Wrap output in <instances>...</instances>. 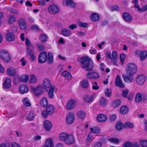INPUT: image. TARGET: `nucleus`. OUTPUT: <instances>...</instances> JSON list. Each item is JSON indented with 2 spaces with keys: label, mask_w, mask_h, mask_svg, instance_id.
<instances>
[{
  "label": "nucleus",
  "mask_w": 147,
  "mask_h": 147,
  "mask_svg": "<svg viewBox=\"0 0 147 147\" xmlns=\"http://www.w3.org/2000/svg\"><path fill=\"white\" fill-rule=\"evenodd\" d=\"M77 60L81 64L80 67L86 71H90L93 67V63L91 59L88 57H79Z\"/></svg>",
  "instance_id": "1"
},
{
  "label": "nucleus",
  "mask_w": 147,
  "mask_h": 147,
  "mask_svg": "<svg viewBox=\"0 0 147 147\" xmlns=\"http://www.w3.org/2000/svg\"><path fill=\"white\" fill-rule=\"evenodd\" d=\"M43 86L45 90L48 92L49 97L50 98H53L54 96L55 87L52 86L50 80L47 78L44 79L43 82Z\"/></svg>",
  "instance_id": "2"
},
{
  "label": "nucleus",
  "mask_w": 147,
  "mask_h": 147,
  "mask_svg": "<svg viewBox=\"0 0 147 147\" xmlns=\"http://www.w3.org/2000/svg\"><path fill=\"white\" fill-rule=\"evenodd\" d=\"M137 71V67L135 64L131 63L127 64L125 71L126 74L134 75L136 73Z\"/></svg>",
  "instance_id": "3"
},
{
  "label": "nucleus",
  "mask_w": 147,
  "mask_h": 147,
  "mask_svg": "<svg viewBox=\"0 0 147 147\" xmlns=\"http://www.w3.org/2000/svg\"><path fill=\"white\" fill-rule=\"evenodd\" d=\"M0 58L6 62L8 63L10 59V56L7 51L2 50L0 52Z\"/></svg>",
  "instance_id": "4"
},
{
  "label": "nucleus",
  "mask_w": 147,
  "mask_h": 147,
  "mask_svg": "<svg viewBox=\"0 0 147 147\" xmlns=\"http://www.w3.org/2000/svg\"><path fill=\"white\" fill-rule=\"evenodd\" d=\"M134 75L131 74H126V75L123 74L122 78L124 81L127 83H132L134 80L133 76Z\"/></svg>",
  "instance_id": "5"
},
{
  "label": "nucleus",
  "mask_w": 147,
  "mask_h": 147,
  "mask_svg": "<svg viewBox=\"0 0 147 147\" xmlns=\"http://www.w3.org/2000/svg\"><path fill=\"white\" fill-rule=\"evenodd\" d=\"M48 11L51 13L56 14L59 12V9L57 5H52L48 7Z\"/></svg>",
  "instance_id": "6"
},
{
  "label": "nucleus",
  "mask_w": 147,
  "mask_h": 147,
  "mask_svg": "<svg viewBox=\"0 0 147 147\" xmlns=\"http://www.w3.org/2000/svg\"><path fill=\"white\" fill-rule=\"evenodd\" d=\"M47 54L45 52L43 51L38 56V62L40 63L45 62L47 60Z\"/></svg>",
  "instance_id": "7"
},
{
  "label": "nucleus",
  "mask_w": 147,
  "mask_h": 147,
  "mask_svg": "<svg viewBox=\"0 0 147 147\" xmlns=\"http://www.w3.org/2000/svg\"><path fill=\"white\" fill-rule=\"evenodd\" d=\"M33 51L31 50L29 48H27V53L30 57V59L32 61H34L35 59V49L34 46H32Z\"/></svg>",
  "instance_id": "8"
},
{
  "label": "nucleus",
  "mask_w": 147,
  "mask_h": 147,
  "mask_svg": "<svg viewBox=\"0 0 147 147\" xmlns=\"http://www.w3.org/2000/svg\"><path fill=\"white\" fill-rule=\"evenodd\" d=\"M146 80L145 76L142 74L138 75L136 78V81L137 83L139 85H142L144 83Z\"/></svg>",
  "instance_id": "9"
},
{
  "label": "nucleus",
  "mask_w": 147,
  "mask_h": 147,
  "mask_svg": "<svg viewBox=\"0 0 147 147\" xmlns=\"http://www.w3.org/2000/svg\"><path fill=\"white\" fill-rule=\"evenodd\" d=\"M86 77L89 79H96L99 78V75L97 72L91 71L87 73L86 75Z\"/></svg>",
  "instance_id": "10"
},
{
  "label": "nucleus",
  "mask_w": 147,
  "mask_h": 147,
  "mask_svg": "<svg viewBox=\"0 0 147 147\" xmlns=\"http://www.w3.org/2000/svg\"><path fill=\"white\" fill-rule=\"evenodd\" d=\"M115 84L116 86L121 88H123L125 87V84L121 80V77L119 75H117L116 77Z\"/></svg>",
  "instance_id": "11"
},
{
  "label": "nucleus",
  "mask_w": 147,
  "mask_h": 147,
  "mask_svg": "<svg viewBox=\"0 0 147 147\" xmlns=\"http://www.w3.org/2000/svg\"><path fill=\"white\" fill-rule=\"evenodd\" d=\"M43 125L44 129L47 131H50L52 127L51 122L47 120L44 121Z\"/></svg>",
  "instance_id": "12"
},
{
  "label": "nucleus",
  "mask_w": 147,
  "mask_h": 147,
  "mask_svg": "<svg viewBox=\"0 0 147 147\" xmlns=\"http://www.w3.org/2000/svg\"><path fill=\"white\" fill-rule=\"evenodd\" d=\"M81 87L84 89H87L90 86V84L88 80L86 79L82 80L80 82Z\"/></svg>",
  "instance_id": "13"
},
{
  "label": "nucleus",
  "mask_w": 147,
  "mask_h": 147,
  "mask_svg": "<svg viewBox=\"0 0 147 147\" xmlns=\"http://www.w3.org/2000/svg\"><path fill=\"white\" fill-rule=\"evenodd\" d=\"M75 119V116L74 114L72 113H69L66 119V121L67 123L68 124H71Z\"/></svg>",
  "instance_id": "14"
},
{
  "label": "nucleus",
  "mask_w": 147,
  "mask_h": 147,
  "mask_svg": "<svg viewBox=\"0 0 147 147\" xmlns=\"http://www.w3.org/2000/svg\"><path fill=\"white\" fill-rule=\"evenodd\" d=\"M76 105V102L74 100L71 99L69 100L67 104L66 108L68 110H70L74 107Z\"/></svg>",
  "instance_id": "15"
},
{
  "label": "nucleus",
  "mask_w": 147,
  "mask_h": 147,
  "mask_svg": "<svg viewBox=\"0 0 147 147\" xmlns=\"http://www.w3.org/2000/svg\"><path fill=\"white\" fill-rule=\"evenodd\" d=\"M18 23L21 29L24 30L25 29L26 26V24L25 20L24 18H20L18 20Z\"/></svg>",
  "instance_id": "16"
},
{
  "label": "nucleus",
  "mask_w": 147,
  "mask_h": 147,
  "mask_svg": "<svg viewBox=\"0 0 147 147\" xmlns=\"http://www.w3.org/2000/svg\"><path fill=\"white\" fill-rule=\"evenodd\" d=\"M28 88L26 85H22L19 88V90L20 92L22 94L27 92L28 91Z\"/></svg>",
  "instance_id": "17"
},
{
  "label": "nucleus",
  "mask_w": 147,
  "mask_h": 147,
  "mask_svg": "<svg viewBox=\"0 0 147 147\" xmlns=\"http://www.w3.org/2000/svg\"><path fill=\"white\" fill-rule=\"evenodd\" d=\"M11 80L9 78H6L3 84V86L6 89L9 88L11 86Z\"/></svg>",
  "instance_id": "18"
},
{
  "label": "nucleus",
  "mask_w": 147,
  "mask_h": 147,
  "mask_svg": "<svg viewBox=\"0 0 147 147\" xmlns=\"http://www.w3.org/2000/svg\"><path fill=\"white\" fill-rule=\"evenodd\" d=\"M123 19L127 22H130L132 21V18L131 16L127 13H124L123 14Z\"/></svg>",
  "instance_id": "19"
},
{
  "label": "nucleus",
  "mask_w": 147,
  "mask_h": 147,
  "mask_svg": "<svg viewBox=\"0 0 147 147\" xmlns=\"http://www.w3.org/2000/svg\"><path fill=\"white\" fill-rule=\"evenodd\" d=\"M107 119L106 115L102 114H99L97 117V121L100 122L105 121Z\"/></svg>",
  "instance_id": "20"
},
{
  "label": "nucleus",
  "mask_w": 147,
  "mask_h": 147,
  "mask_svg": "<svg viewBox=\"0 0 147 147\" xmlns=\"http://www.w3.org/2000/svg\"><path fill=\"white\" fill-rule=\"evenodd\" d=\"M90 19L92 21L94 22H96L99 20L100 16L99 14L97 13H94L91 14Z\"/></svg>",
  "instance_id": "21"
},
{
  "label": "nucleus",
  "mask_w": 147,
  "mask_h": 147,
  "mask_svg": "<svg viewBox=\"0 0 147 147\" xmlns=\"http://www.w3.org/2000/svg\"><path fill=\"white\" fill-rule=\"evenodd\" d=\"M61 33L64 36L67 37L71 35V32L69 30L66 28H63L61 30Z\"/></svg>",
  "instance_id": "22"
},
{
  "label": "nucleus",
  "mask_w": 147,
  "mask_h": 147,
  "mask_svg": "<svg viewBox=\"0 0 147 147\" xmlns=\"http://www.w3.org/2000/svg\"><path fill=\"white\" fill-rule=\"evenodd\" d=\"M44 145L48 147H54L53 141L50 138L46 140Z\"/></svg>",
  "instance_id": "23"
},
{
  "label": "nucleus",
  "mask_w": 147,
  "mask_h": 147,
  "mask_svg": "<svg viewBox=\"0 0 147 147\" xmlns=\"http://www.w3.org/2000/svg\"><path fill=\"white\" fill-rule=\"evenodd\" d=\"M119 111L121 114L123 115L126 114L129 111V108L126 106H123L120 108Z\"/></svg>",
  "instance_id": "24"
},
{
  "label": "nucleus",
  "mask_w": 147,
  "mask_h": 147,
  "mask_svg": "<svg viewBox=\"0 0 147 147\" xmlns=\"http://www.w3.org/2000/svg\"><path fill=\"white\" fill-rule=\"evenodd\" d=\"M61 75L64 76L65 78L68 80H71L72 77L68 71H64L61 73Z\"/></svg>",
  "instance_id": "25"
},
{
  "label": "nucleus",
  "mask_w": 147,
  "mask_h": 147,
  "mask_svg": "<svg viewBox=\"0 0 147 147\" xmlns=\"http://www.w3.org/2000/svg\"><path fill=\"white\" fill-rule=\"evenodd\" d=\"M69 135L65 133H62L60 134L59 138L61 140L65 142Z\"/></svg>",
  "instance_id": "26"
},
{
  "label": "nucleus",
  "mask_w": 147,
  "mask_h": 147,
  "mask_svg": "<svg viewBox=\"0 0 147 147\" xmlns=\"http://www.w3.org/2000/svg\"><path fill=\"white\" fill-rule=\"evenodd\" d=\"M54 108L53 106L51 105L48 106L46 109V110L49 115L53 114L54 112Z\"/></svg>",
  "instance_id": "27"
},
{
  "label": "nucleus",
  "mask_w": 147,
  "mask_h": 147,
  "mask_svg": "<svg viewBox=\"0 0 147 147\" xmlns=\"http://www.w3.org/2000/svg\"><path fill=\"white\" fill-rule=\"evenodd\" d=\"M40 104L43 107H46L48 104V102L46 98L44 97L40 100Z\"/></svg>",
  "instance_id": "28"
},
{
  "label": "nucleus",
  "mask_w": 147,
  "mask_h": 147,
  "mask_svg": "<svg viewBox=\"0 0 147 147\" xmlns=\"http://www.w3.org/2000/svg\"><path fill=\"white\" fill-rule=\"evenodd\" d=\"M15 38L14 34L11 32L8 33L6 36V39L7 41L10 42L13 40Z\"/></svg>",
  "instance_id": "29"
},
{
  "label": "nucleus",
  "mask_w": 147,
  "mask_h": 147,
  "mask_svg": "<svg viewBox=\"0 0 147 147\" xmlns=\"http://www.w3.org/2000/svg\"><path fill=\"white\" fill-rule=\"evenodd\" d=\"M7 73L8 75L13 76L16 74V70L13 67H10L7 69Z\"/></svg>",
  "instance_id": "30"
},
{
  "label": "nucleus",
  "mask_w": 147,
  "mask_h": 147,
  "mask_svg": "<svg viewBox=\"0 0 147 147\" xmlns=\"http://www.w3.org/2000/svg\"><path fill=\"white\" fill-rule=\"evenodd\" d=\"M74 142V138L72 135H69L66 139L65 143L67 144L71 145Z\"/></svg>",
  "instance_id": "31"
},
{
  "label": "nucleus",
  "mask_w": 147,
  "mask_h": 147,
  "mask_svg": "<svg viewBox=\"0 0 147 147\" xmlns=\"http://www.w3.org/2000/svg\"><path fill=\"white\" fill-rule=\"evenodd\" d=\"M77 114L78 117L80 119H84L86 116L85 113L82 111H78L77 113Z\"/></svg>",
  "instance_id": "32"
},
{
  "label": "nucleus",
  "mask_w": 147,
  "mask_h": 147,
  "mask_svg": "<svg viewBox=\"0 0 147 147\" xmlns=\"http://www.w3.org/2000/svg\"><path fill=\"white\" fill-rule=\"evenodd\" d=\"M121 102L120 100H114L112 103V106L114 108H116L121 105Z\"/></svg>",
  "instance_id": "33"
},
{
  "label": "nucleus",
  "mask_w": 147,
  "mask_h": 147,
  "mask_svg": "<svg viewBox=\"0 0 147 147\" xmlns=\"http://www.w3.org/2000/svg\"><path fill=\"white\" fill-rule=\"evenodd\" d=\"M142 98V94L140 93H136L135 98V101L137 103H139L141 100Z\"/></svg>",
  "instance_id": "34"
},
{
  "label": "nucleus",
  "mask_w": 147,
  "mask_h": 147,
  "mask_svg": "<svg viewBox=\"0 0 147 147\" xmlns=\"http://www.w3.org/2000/svg\"><path fill=\"white\" fill-rule=\"evenodd\" d=\"M34 118V112L31 111H30L29 114L27 117V119L29 121H32L33 120Z\"/></svg>",
  "instance_id": "35"
},
{
  "label": "nucleus",
  "mask_w": 147,
  "mask_h": 147,
  "mask_svg": "<svg viewBox=\"0 0 147 147\" xmlns=\"http://www.w3.org/2000/svg\"><path fill=\"white\" fill-rule=\"evenodd\" d=\"M147 57V52L144 51H141L140 56V60L142 61L144 60Z\"/></svg>",
  "instance_id": "36"
},
{
  "label": "nucleus",
  "mask_w": 147,
  "mask_h": 147,
  "mask_svg": "<svg viewBox=\"0 0 147 147\" xmlns=\"http://www.w3.org/2000/svg\"><path fill=\"white\" fill-rule=\"evenodd\" d=\"M63 2L66 3V5L74 7L75 5L71 0H64Z\"/></svg>",
  "instance_id": "37"
},
{
  "label": "nucleus",
  "mask_w": 147,
  "mask_h": 147,
  "mask_svg": "<svg viewBox=\"0 0 147 147\" xmlns=\"http://www.w3.org/2000/svg\"><path fill=\"white\" fill-rule=\"evenodd\" d=\"M48 57L47 63L49 64H51L53 63V60L52 54L50 52L49 53Z\"/></svg>",
  "instance_id": "38"
},
{
  "label": "nucleus",
  "mask_w": 147,
  "mask_h": 147,
  "mask_svg": "<svg viewBox=\"0 0 147 147\" xmlns=\"http://www.w3.org/2000/svg\"><path fill=\"white\" fill-rule=\"evenodd\" d=\"M23 103L24 105L26 107L30 106L31 104L29 100L27 98H25L22 100Z\"/></svg>",
  "instance_id": "39"
},
{
  "label": "nucleus",
  "mask_w": 147,
  "mask_h": 147,
  "mask_svg": "<svg viewBox=\"0 0 147 147\" xmlns=\"http://www.w3.org/2000/svg\"><path fill=\"white\" fill-rule=\"evenodd\" d=\"M123 127V125L122 123L119 121L118 122L116 125V128L117 131H120L121 130Z\"/></svg>",
  "instance_id": "40"
},
{
  "label": "nucleus",
  "mask_w": 147,
  "mask_h": 147,
  "mask_svg": "<svg viewBox=\"0 0 147 147\" xmlns=\"http://www.w3.org/2000/svg\"><path fill=\"white\" fill-rule=\"evenodd\" d=\"M100 104L102 106L106 105L108 102V100L103 97H101L99 100Z\"/></svg>",
  "instance_id": "41"
},
{
  "label": "nucleus",
  "mask_w": 147,
  "mask_h": 147,
  "mask_svg": "<svg viewBox=\"0 0 147 147\" xmlns=\"http://www.w3.org/2000/svg\"><path fill=\"white\" fill-rule=\"evenodd\" d=\"M93 97L91 95H85L84 97L85 101L87 102H90L92 101L93 99Z\"/></svg>",
  "instance_id": "42"
},
{
  "label": "nucleus",
  "mask_w": 147,
  "mask_h": 147,
  "mask_svg": "<svg viewBox=\"0 0 147 147\" xmlns=\"http://www.w3.org/2000/svg\"><path fill=\"white\" fill-rule=\"evenodd\" d=\"M28 75L24 74L22 75L20 77V80L23 82H26L28 81Z\"/></svg>",
  "instance_id": "43"
},
{
  "label": "nucleus",
  "mask_w": 147,
  "mask_h": 147,
  "mask_svg": "<svg viewBox=\"0 0 147 147\" xmlns=\"http://www.w3.org/2000/svg\"><path fill=\"white\" fill-rule=\"evenodd\" d=\"M133 126V124L129 122H126L123 124V127L125 128L131 129Z\"/></svg>",
  "instance_id": "44"
},
{
  "label": "nucleus",
  "mask_w": 147,
  "mask_h": 147,
  "mask_svg": "<svg viewBox=\"0 0 147 147\" xmlns=\"http://www.w3.org/2000/svg\"><path fill=\"white\" fill-rule=\"evenodd\" d=\"M37 78L36 76L34 74H32L31 75V77L30 81V83H35L37 82Z\"/></svg>",
  "instance_id": "45"
},
{
  "label": "nucleus",
  "mask_w": 147,
  "mask_h": 147,
  "mask_svg": "<svg viewBox=\"0 0 147 147\" xmlns=\"http://www.w3.org/2000/svg\"><path fill=\"white\" fill-rule=\"evenodd\" d=\"M108 140L111 142L113 143L117 144H119V140L118 139L112 138H109L108 139Z\"/></svg>",
  "instance_id": "46"
},
{
  "label": "nucleus",
  "mask_w": 147,
  "mask_h": 147,
  "mask_svg": "<svg viewBox=\"0 0 147 147\" xmlns=\"http://www.w3.org/2000/svg\"><path fill=\"white\" fill-rule=\"evenodd\" d=\"M90 130L91 133L95 134H98L100 132V129L98 127L90 128Z\"/></svg>",
  "instance_id": "47"
},
{
  "label": "nucleus",
  "mask_w": 147,
  "mask_h": 147,
  "mask_svg": "<svg viewBox=\"0 0 147 147\" xmlns=\"http://www.w3.org/2000/svg\"><path fill=\"white\" fill-rule=\"evenodd\" d=\"M104 93L106 96L109 97L111 96L112 92L111 90L108 88H107L104 91Z\"/></svg>",
  "instance_id": "48"
},
{
  "label": "nucleus",
  "mask_w": 147,
  "mask_h": 147,
  "mask_svg": "<svg viewBox=\"0 0 147 147\" xmlns=\"http://www.w3.org/2000/svg\"><path fill=\"white\" fill-rule=\"evenodd\" d=\"M42 87L40 86H38L36 87L35 95L37 96L40 95L42 93Z\"/></svg>",
  "instance_id": "49"
},
{
  "label": "nucleus",
  "mask_w": 147,
  "mask_h": 147,
  "mask_svg": "<svg viewBox=\"0 0 147 147\" xmlns=\"http://www.w3.org/2000/svg\"><path fill=\"white\" fill-rule=\"evenodd\" d=\"M40 40L42 42H44L47 39V37L45 34H42L40 36Z\"/></svg>",
  "instance_id": "50"
},
{
  "label": "nucleus",
  "mask_w": 147,
  "mask_h": 147,
  "mask_svg": "<svg viewBox=\"0 0 147 147\" xmlns=\"http://www.w3.org/2000/svg\"><path fill=\"white\" fill-rule=\"evenodd\" d=\"M132 2L134 4V7L137 9L138 10L140 11V8L138 3V0H133Z\"/></svg>",
  "instance_id": "51"
},
{
  "label": "nucleus",
  "mask_w": 147,
  "mask_h": 147,
  "mask_svg": "<svg viewBox=\"0 0 147 147\" xmlns=\"http://www.w3.org/2000/svg\"><path fill=\"white\" fill-rule=\"evenodd\" d=\"M94 139V137L92 136V133L91 132L88 135L86 138V140L87 141H92Z\"/></svg>",
  "instance_id": "52"
},
{
  "label": "nucleus",
  "mask_w": 147,
  "mask_h": 147,
  "mask_svg": "<svg viewBox=\"0 0 147 147\" xmlns=\"http://www.w3.org/2000/svg\"><path fill=\"white\" fill-rule=\"evenodd\" d=\"M15 17L13 16H9L8 21L9 24H11L15 22Z\"/></svg>",
  "instance_id": "53"
},
{
  "label": "nucleus",
  "mask_w": 147,
  "mask_h": 147,
  "mask_svg": "<svg viewBox=\"0 0 147 147\" xmlns=\"http://www.w3.org/2000/svg\"><path fill=\"white\" fill-rule=\"evenodd\" d=\"M140 142L142 147L147 146V140H140Z\"/></svg>",
  "instance_id": "54"
},
{
  "label": "nucleus",
  "mask_w": 147,
  "mask_h": 147,
  "mask_svg": "<svg viewBox=\"0 0 147 147\" xmlns=\"http://www.w3.org/2000/svg\"><path fill=\"white\" fill-rule=\"evenodd\" d=\"M132 142L130 141L125 142L123 145V147H132Z\"/></svg>",
  "instance_id": "55"
},
{
  "label": "nucleus",
  "mask_w": 147,
  "mask_h": 147,
  "mask_svg": "<svg viewBox=\"0 0 147 147\" xmlns=\"http://www.w3.org/2000/svg\"><path fill=\"white\" fill-rule=\"evenodd\" d=\"M8 147H21L17 143L13 142L12 143L10 144L8 146Z\"/></svg>",
  "instance_id": "56"
},
{
  "label": "nucleus",
  "mask_w": 147,
  "mask_h": 147,
  "mask_svg": "<svg viewBox=\"0 0 147 147\" xmlns=\"http://www.w3.org/2000/svg\"><path fill=\"white\" fill-rule=\"evenodd\" d=\"M92 89L93 90H97L99 88V87L97 85V83L96 82H94L92 84Z\"/></svg>",
  "instance_id": "57"
},
{
  "label": "nucleus",
  "mask_w": 147,
  "mask_h": 147,
  "mask_svg": "<svg viewBox=\"0 0 147 147\" xmlns=\"http://www.w3.org/2000/svg\"><path fill=\"white\" fill-rule=\"evenodd\" d=\"M129 92V91L127 89H125L123 90L122 92V95L124 97H126L127 94Z\"/></svg>",
  "instance_id": "58"
},
{
  "label": "nucleus",
  "mask_w": 147,
  "mask_h": 147,
  "mask_svg": "<svg viewBox=\"0 0 147 147\" xmlns=\"http://www.w3.org/2000/svg\"><path fill=\"white\" fill-rule=\"evenodd\" d=\"M118 58V56L116 52L115 51H113L112 53V60L113 59H116Z\"/></svg>",
  "instance_id": "59"
},
{
  "label": "nucleus",
  "mask_w": 147,
  "mask_h": 147,
  "mask_svg": "<svg viewBox=\"0 0 147 147\" xmlns=\"http://www.w3.org/2000/svg\"><path fill=\"white\" fill-rule=\"evenodd\" d=\"M79 26L81 27L84 28H86L88 27V24L86 23H83L82 22H79Z\"/></svg>",
  "instance_id": "60"
},
{
  "label": "nucleus",
  "mask_w": 147,
  "mask_h": 147,
  "mask_svg": "<svg viewBox=\"0 0 147 147\" xmlns=\"http://www.w3.org/2000/svg\"><path fill=\"white\" fill-rule=\"evenodd\" d=\"M89 52L92 54L95 55L97 53V50L95 49L91 48L89 50Z\"/></svg>",
  "instance_id": "61"
},
{
  "label": "nucleus",
  "mask_w": 147,
  "mask_h": 147,
  "mask_svg": "<svg viewBox=\"0 0 147 147\" xmlns=\"http://www.w3.org/2000/svg\"><path fill=\"white\" fill-rule=\"evenodd\" d=\"M37 46L40 50L42 51L44 50L45 49V47L43 45H42L40 43H37Z\"/></svg>",
  "instance_id": "62"
},
{
  "label": "nucleus",
  "mask_w": 147,
  "mask_h": 147,
  "mask_svg": "<svg viewBox=\"0 0 147 147\" xmlns=\"http://www.w3.org/2000/svg\"><path fill=\"white\" fill-rule=\"evenodd\" d=\"M117 116L115 114L112 115L110 116L109 119L111 121H114L116 119Z\"/></svg>",
  "instance_id": "63"
},
{
  "label": "nucleus",
  "mask_w": 147,
  "mask_h": 147,
  "mask_svg": "<svg viewBox=\"0 0 147 147\" xmlns=\"http://www.w3.org/2000/svg\"><path fill=\"white\" fill-rule=\"evenodd\" d=\"M132 147H140V145L137 142H134L132 143Z\"/></svg>",
  "instance_id": "64"
}]
</instances>
